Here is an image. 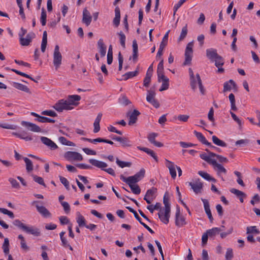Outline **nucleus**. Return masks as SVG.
<instances>
[{
    "instance_id": "nucleus-1",
    "label": "nucleus",
    "mask_w": 260,
    "mask_h": 260,
    "mask_svg": "<svg viewBox=\"0 0 260 260\" xmlns=\"http://www.w3.org/2000/svg\"><path fill=\"white\" fill-rule=\"evenodd\" d=\"M81 99V96L77 94L70 95L66 99L58 100L53 108L59 113L70 110L79 105Z\"/></svg>"
},
{
    "instance_id": "nucleus-2",
    "label": "nucleus",
    "mask_w": 260,
    "mask_h": 260,
    "mask_svg": "<svg viewBox=\"0 0 260 260\" xmlns=\"http://www.w3.org/2000/svg\"><path fill=\"white\" fill-rule=\"evenodd\" d=\"M89 162L93 166L101 169L102 170L108 173L109 174L115 176L116 174L114 170L112 168L104 169L107 167V164L103 161H101L94 159H89Z\"/></svg>"
},
{
    "instance_id": "nucleus-3",
    "label": "nucleus",
    "mask_w": 260,
    "mask_h": 260,
    "mask_svg": "<svg viewBox=\"0 0 260 260\" xmlns=\"http://www.w3.org/2000/svg\"><path fill=\"white\" fill-rule=\"evenodd\" d=\"M190 82L191 87L193 90L197 89V85H198L201 93L202 94H204L205 89L199 74H196V78L194 77L193 78H190Z\"/></svg>"
},
{
    "instance_id": "nucleus-4",
    "label": "nucleus",
    "mask_w": 260,
    "mask_h": 260,
    "mask_svg": "<svg viewBox=\"0 0 260 260\" xmlns=\"http://www.w3.org/2000/svg\"><path fill=\"white\" fill-rule=\"evenodd\" d=\"M193 46V42H190L187 45L185 51V61L183 62V65L186 66L190 64L192 57L193 50L192 47Z\"/></svg>"
},
{
    "instance_id": "nucleus-5",
    "label": "nucleus",
    "mask_w": 260,
    "mask_h": 260,
    "mask_svg": "<svg viewBox=\"0 0 260 260\" xmlns=\"http://www.w3.org/2000/svg\"><path fill=\"white\" fill-rule=\"evenodd\" d=\"M62 55L59 52L58 45H56L53 52V64L57 70L61 64Z\"/></svg>"
},
{
    "instance_id": "nucleus-6",
    "label": "nucleus",
    "mask_w": 260,
    "mask_h": 260,
    "mask_svg": "<svg viewBox=\"0 0 260 260\" xmlns=\"http://www.w3.org/2000/svg\"><path fill=\"white\" fill-rule=\"evenodd\" d=\"M188 185L191 186V189L196 194L202 193L203 188V183L200 179L196 180L193 182H189Z\"/></svg>"
},
{
    "instance_id": "nucleus-7",
    "label": "nucleus",
    "mask_w": 260,
    "mask_h": 260,
    "mask_svg": "<svg viewBox=\"0 0 260 260\" xmlns=\"http://www.w3.org/2000/svg\"><path fill=\"white\" fill-rule=\"evenodd\" d=\"M21 124L29 131L35 133H39L41 131V129L39 126L31 122L22 121L21 122Z\"/></svg>"
},
{
    "instance_id": "nucleus-8",
    "label": "nucleus",
    "mask_w": 260,
    "mask_h": 260,
    "mask_svg": "<svg viewBox=\"0 0 260 260\" xmlns=\"http://www.w3.org/2000/svg\"><path fill=\"white\" fill-rule=\"evenodd\" d=\"M186 224L185 218L183 216L180 215V208L177 207L175 214V224L178 227H182Z\"/></svg>"
},
{
    "instance_id": "nucleus-9",
    "label": "nucleus",
    "mask_w": 260,
    "mask_h": 260,
    "mask_svg": "<svg viewBox=\"0 0 260 260\" xmlns=\"http://www.w3.org/2000/svg\"><path fill=\"white\" fill-rule=\"evenodd\" d=\"M38 201H35L32 203V205H35L37 210L40 214H41L44 217H49L51 216V213L48 210L43 206H39L38 203Z\"/></svg>"
},
{
    "instance_id": "nucleus-10",
    "label": "nucleus",
    "mask_w": 260,
    "mask_h": 260,
    "mask_svg": "<svg viewBox=\"0 0 260 260\" xmlns=\"http://www.w3.org/2000/svg\"><path fill=\"white\" fill-rule=\"evenodd\" d=\"M171 210H169L168 209L167 210H162L160 209V211L158 213V217L161 222L165 224H168L169 222V218L170 217Z\"/></svg>"
},
{
    "instance_id": "nucleus-11",
    "label": "nucleus",
    "mask_w": 260,
    "mask_h": 260,
    "mask_svg": "<svg viewBox=\"0 0 260 260\" xmlns=\"http://www.w3.org/2000/svg\"><path fill=\"white\" fill-rule=\"evenodd\" d=\"M64 157L68 160L73 159L74 160L81 161L83 159L80 153L74 151L67 152L64 154Z\"/></svg>"
},
{
    "instance_id": "nucleus-12",
    "label": "nucleus",
    "mask_w": 260,
    "mask_h": 260,
    "mask_svg": "<svg viewBox=\"0 0 260 260\" xmlns=\"http://www.w3.org/2000/svg\"><path fill=\"white\" fill-rule=\"evenodd\" d=\"M157 77L158 82H162L161 86L159 88V90L160 91H162L168 89L169 86V79L166 76H165L164 75L157 76Z\"/></svg>"
},
{
    "instance_id": "nucleus-13",
    "label": "nucleus",
    "mask_w": 260,
    "mask_h": 260,
    "mask_svg": "<svg viewBox=\"0 0 260 260\" xmlns=\"http://www.w3.org/2000/svg\"><path fill=\"white\" fill-rule=\"evenodd\" d=\"M169 30L166 32L164 36L162 41L160 43L158 50L157 53L156 58L160 57L163 53V50L167 44Z\"/></svg>"
},
{
    "instance_id": "nucleus-14",
    "label": "nucleus",
    "mask_w": 260,
    "mask_h": 260,
    "mask_svg": "<svg viewBox=\"0 0 260 260\" xmlns=\"http://www.w3.org/2000/svg\"><path fill=\"white\" fill-rule=\"evenodd\" d=\"M35 37V34L34 32H29L26 35V38H19L20 44L23 46H28Z\"/></svg>"
},
{
    "instance_id": "nucleus-15",
    "label": "nucleus",
    "mask_w": 260,
    "mask_h": 260,
    "mask_svg": "<svg viewBox=\"0 0 260 260\" xmlns=\"http://www.w3.org/2000/svg\"><path fill=\"white\" fill-rule=\"evenodd\" d=\"M211 165L213 166L214 169L216 171L219 176H220L221 174H226V170L221 165L217 163L216 160L212 162Z\"/></svg>"
},
{
    "instance_id": "nucleus-16",
    "label": "nucleus",
    "mask_w": 260,
    "mask_h": 260,
    "mask_svg": "<svg viewBox=\"0 0 260 260\" xmlns=\"http://www.w3.org/2000/svg\"><path fill=\"white\" fill-rule=\"evenodd\" d=\"M92 20V17L90 12L88 11L87 8H84L83 11V17L82 22L88 26L90 25Z\"/></svg>"
},
{
    "instance_id": "nucleus-17",
    "label": "nucleus",
    "mask_w": 260,
    "mask_h": 260,
    "mask_svg": "<svg viewBox=\"0 0 260 260\" xmlns=\"http://www.w3.org/2000/svg\"><path fill=\"white\" fill-rule=\"evenodd\" d=\"M41 141L44 144L47 146L51 150H55L58 148L57 145L53 141L47 137H41Z\"/></svg>"
},
{
    "instance_id": "nucleus-18",
    "label": "nucleus",
    "mask_w": 260,
    "mask_h": 260,
    "mask_svg": "<svg viewBox=\"0 0 260 260\" xmlns=\"http://www.w3.org/2000/svg\"><path fill=\"white\" fill-rule=\"evenodd\" d=\"M203 204L204 207L205 211V212L208 216V218L211 222H213V218L212 217L211 212L210 208V205L207 199H201Z\"/></svg>"
},
{
    "instance_id": "nucleus-19",
    "label": "nucleus",
    "mask_w": 260,
    "mask_h": 260,
    "mask_svg": "<svg viewBox=\"0 0 260 260\" xmlns=\"http://www.w3.org/2000/svg\"><path fill=\"white\" fill-rule=\"evenodd\" d=\"M206 151L208 152L209 155H207L206 153H202L200 154V157L207 161L208 164L211 165L212 162L215 160L214 159H212V157H215L216 154L213 152L209 151L208 150H206Z\"/></svg>"
},
{
    "instance_id": "nucleus-20",
    "label": "nucleus",
    "mask_w": 260,
    "mask_h": 260,
    "mask_svg": "<svg viewBox=\"0 0 260 260\" xmlns=\"http://www.w3.org/2000/svg\"><path fill=\"white\" fill-rule=\"evenodd\" d=\"M167 164L166 166L169 170V172L171 177L175 179L176 177V165H175L173 162H171L167 159L166 160Z\"/></svg>"
},
{
    "instance_id": "nucleus-21",
    "label": "nucleus",
    "mask_w": 260,
    "mask_h": 260,
    "mask_svg": "<svg viewBox=\"0 0 260 260\" xmlns=\"http://www.w3.org/2000/svg\"><path fill=\"white\" fill-rule=\"evenodd\" d=\"M24 231L27 234H31L36 237L41 235L40 229L33 226H28L26 225Z\"/></svg>"
},
{
    "instance_id": "nucleus-22",
    "label": "nucleus",
    "mask_w": 260,
    "mask_h": 260,
    "mask_svg": "<svg viewBox=\"0 0 260 260\" xmlns=\"http://www.w3.org/2000/svg\"><path fill=\"white\" fill-rule=\"evenodd\" d=\"M194 134L198 139L203 144L206 145L211 148H215V146L212 145L211 143L208 142L207 140L206 139L205 137L201 133L198 132L197 131H194Z\"/></svg>"
},
{
    "instance_id": "nucleus-23",
    "label": "nucleus",
    "mask_w": 260,
    "mask_h": 260,
    "mask_svg": "<svg viewBox=\"0 0 260 260\" xmlns=\"http://www.w3.org/2000/svg\"><path fill=\"white\" fill-rule=\"evenodd\" d=\"M232 87L233 88H237V85L233 80L230 79L229 81L225 82L224 83L223 91L225 92L230 91Z\"/></svg>"
},
{
    "instance_id": "nucleus-24",
    "label": "nucleus",
    "mask_w": 260,
    "mask_h": 260,
    "mask_svg": "<svg viewBox=\"0 0 260 260\" xmlns=\"http://www.w3.org/2000/svg\"><path fill=\"white\" fill-rule=\"evenodd\" d=\"M98 48L101 57H104L106 53V47L102 39H100L98 42Z\"/></svg>"
},
{
    "instance_id": "nucleus-25",
    "label": "nucleus",
    "mask_w": 260,
    "mask_h": 260,
    "mask_svg": "<svg viewBox=\"0 0 260 260\" xmlns=\"http://www.w3.org/2000/svg\"><path fill=\"white\" fill-rule=\"evenodd\" d=\"M218 55L217 50L215 49L210 48L206 50V56L211 61L213 62L214 59Z\"/></svg>"
},
{
    "instance_id": "nucleus-26",
    "label": "nucleus",
    "mask_w": 260,
    "mask_h": 260,
    "mask_svg": "<svg viewBox=\"0 0 260 260\" xmlns=\"http://www.w3.org/2000/svg\"><path fill=\"white\" fill-rule=\"evenodd\" d=\"M120 11L118 7H116L115 9V17L113 19V25L115 27H118L120 24Z\"/></svg>"
},
{
    "instance_id": "nucleus-27",
    "label": "nucleus",
    "mask_w": 260,
    "mask_h": 260,
    "mask_svg": "<svg viewBox=\"0 0 260 260\" xmlns=\"http://www.w3.org/2000/svg\"><path fill=\"white\" fill-rule=\"evenodd\" d=\"M137 148L140 150H142L146 153H147L148 155H150L151 157H152L154 160L157 162L158 161V158L156 156L155 153L152 150L146 148V147H142L140 146H138Z\"/></svg>"
},
{
    "instance_id": "nucleus-28",
    "label": "nucleus",
    "mask_w": 260,
    "mask_h": 260,
    "mask_svg": "<svg viewBox=\"0 0 260 260\" xmlns=\"http://www.w3.org/2000/svg\"><path fill=\"white\" fill-rule=\"evenodd\" d=\"M223 230L221 228H213L206 231L210 238H213L216 235L219 234Z\"/></svg>"
},
{
    "instance_id": "nucleus-29",
    "label": "nucleus",
    "mask_w": 260,
    "mask_h": 260,
    "mask_svg": "<svg viewBox=\"0 0 260 260\" xmlns=\"http://www.w3.org/2000/svg\"><path fill=\"white\" fill-rule=\"evenodd\" d=\"M34 115L37 117L36 119V120L39 122H40L54 123L56 121V120H55L53 118H48L46 117L41 116H40V115Z\"/></svg>"
},
{
    "instance_id": "nucleus-30",
    "label": "nucleus",
    "mask_w": 260,
    "mask_h": 260,
    "mask_svg": "<svg viewBox=\"0 0 260 260\" xmlns=\"http://www.w3.org/2000/svg\"><path fill=\"white\" fill-rule=\"evenodd\" d=\"M198 174L207 181H212L214 183L216 182V180L214 178L212 177L210 174L205 172L202 171H199Z\"/></svg>"
},
{
    "instance_id": "nucleus-31",
    "label": "nucleus",
    "mask_w": 260,
    "mask_h": 260,
    "mask_svg": "<svg viewBox=\"0 0 260 260\" xmlns=\"http://www.w3.org/2000/svg\"><path fill=\"white\" fill-rule=\"evenodd\" d=\"M102 115H98V116L94 120V121L93 122V133H97L99 132L100 130V122L102 119Z\"/></svg>"
},
{
    "instance_id": "nucleus-32",
    "label": "nucleus",
    "mask_w": 260,
    "mask_h": 260,
    "mask_svg": "<svg viewBox=\"0 0 260 260\" xmlns=\"http://www.w3.org/2000/svg\"><path fill=\"white\" fill-rule=\"evenodd\" d=\"M13 86L15 87V88L19 89L20 90L26 92H29V88L25 85L19 83L17 82H13L12 83Z\"/></svg>"
},
{
    "instance_id": "nucleus-33",
    "label": "nucleus",
    "mask_w": 260,
    "mask_h": 260,
    "mask_svg": "<svg viewBox=\"0 0 260 260\" xmlns=\"http://www.w3.org/2000/svg\"><path fill=\"white\" fill-rule=\"evenodd\" d=\"M133 59L134 61H136L137 59L138 53V47L136 40H134L133 41Z\"/></svg>"
},
{
    "instance_id": "nucleus-34",
    "label": "nucleus",
    "mask_w": 260,
    "mask_h": 260,
    "mask_svg": "<svg viewBox=\"0 0 260 260\" xmlns=\"http://www.w3.org/2000/svg\"><path fill=\"white\" fill-rule=\"evenodd\" d=\"M77 222L80 227L86 226V221L84 217L79 213H77Z\"/></svg>"
},
{
    "instance_id": "nucleus-35",
    "label": "nucleus",
    "mask_w": 260,
    "mask_h": 260,
    "mask_svg": "<svg viewBox=\"0 0 260 260\" xmlns=\"http://www.w3.org/2000/svg\"><path fill=\"white\" fill-rule=\"evenodd\" d=\"M260 233L258 229L256 228V226H250L246 228L247 234H259Z\"/></svg>"
},
{
    "instance_id": "nucleus-36",
    "label": "nucleus",
    "mask_w": 260,
    "mask_h": 260,
    "mask_svg": "<svg viewBox=\"0 0 260 260\" xmlns=\"http://www.w3.org/2000/svg\"><path fill=\"white\" fill-rule=\"evenodd\" d=\"M138 73H139V71L137 69L134 72H127L122 75V77H124L123 80H127L129 78L135 77V76H137V75L138 74Z\"/></svg>"
},
{
    "instance_id": "nucleus-37",
    "label": "nucleus",
    "mask_w": 260,
    "mask_h": 260,
    "mask_svg": "<svg viewBox=\"0 0 260 260\" xmlns=\"http://www.w3.org/2000/svg\"><path fill=\"white\" fill-rule=\"evenodd\" d=\"M213 142L216 145L221 146V147H226V144L222 140H219L216 136H213L212 137Z\"/></svg>"
},
{
    "instance_id": "nucleus-38",
    "label": "nucleus",
    "mask_w": 260,
    "mask_h": 260,
    "mask_svg": "<svg viewBox=\"0 0 260 260\" xmlns=\"http://www.w3.org/2000/svg\"><path fill=\"white\" fill-rule=\"evenodd\" d=\"M24 161L26 164V169L27 172H30L33 170V165L31 160L27 157H23Z\"/></svg>"
},
{
    "instance_id": "nucleus-39",
    "label": "nucleus",
    "mask_w": 260,
    "mask_h": 260,
    "mask_svg": "<svg viewBox=\"0 0 260 260\" xmlns=\"http://www.w3.org/2000/svg\"><path fill=\"white\" fill-rule=\"evenodd\" d=\"M4 252L5 254L9 253V241L7 238H5L4 242L2 246Z\"/></svg>"
},
{
    "instance_id": "nucleus-40",
    "label": "nucleus",
    "mask_w": 260,
    "mask_h": 260,
    "mask_svg": "<svg viewBox=\"0 0 260 260\" xmlns=\"http://www.w3.org/2000/svg\"><path fill=\"white\" fill-rule=\"evenodd\" d=\"M188 30L187 24L183 26L182 28L181 34L178 39L179 42L182 41L186 36L187 34Z\"/></svg>"
},
{
    "instance_id": "nucleus-41",
    "label": "nucleus",
    "mask_w": 260,
    "mask_h": 260,
    "mask_svg": "<svg viewBox=\"0 0 260 260\" xmlns=\"http://www.w3.org/2000/svg\"><path fill=\"white\" fill-rule=\"evenodd\" d=\"M147 92L148 94L147 95L146 100L148 102L151 103L154 100H155L154 96L155 93L154 89L152 90V89L148 90Z\"/></svg>"
},
{
    "instance_id": "nucleus-42",
    "label": "nucleus",
    "mask_w": 260,
    "mask_h": 260,
    "mask_svg": "<svg viewBox=\"0 0 260 260\" xmlns=\"http://www.w3.org/2000/svg\"><path fill=\"white\" fill-rule=\"evenodd\" d=\"M117 35L119 37L120 43L121 46L123 48H125V40H126V37H125V35L122 31H120L117 32Z\"/></svg>"
},
{
    "instance_id": "nucleus-43",
    "label": "nucleus",
    "mask_w": 260,
    "mask_h": 260,
    "mask_svg": "<svg viewBox=\"0 0 260 260\" xmlns=\"http://www.w3.org/2000/svg\"><path fill=\"white\" fill-rule=\"evenodd\" d=\"M157 76L164 75V60L161 59L160 61L157 66Z\"/></svg>"
},
{
    "instance_id": "nucleus-44",
    "label": "nucleus",
    "mask_w": 260,
    "mask_h": 260,
    "mask_svg": "<svg viewBox=\"0 0 260 260\" xmlns=\"http://www.w3.org/2000/svg\"><path fill=\"white\" fill-rule=\"evenodd\" d=\"M46 18L47 14L44 8L42 9L40 21L43 26H44L46 24Z\"/></svg>"
},
{
    "instance_id": "nucleus-45",
    "label": "nucleus",
    "mask_w": 260,
    "mask_h": 260,
    "mask_svg": "<svg viewBox=\"0 0 260 260\" xmlns=\"http://www.w3.org/2000/svg\"><path fill=\"white\" fill-rule=\"evenodd\" d=\"M144 175L145 170L142 169L139 172L134 175L133 177L136 179V181L138 182L144 177Z\"/></svg>"
},
{
    "instance_id": "nucleus-46",
    "label": "nucleus",
    "mask_w": 260,
    "mask_h": 260,
    "mask_svg": "<svg viewBox=\"0 0 260 260\" xmlns=\"http://www.w3.org/2000/svg\"><path fill=\"white\" fill-rule=\"evenodd\" d=\"M229 98L231 102V109L236 112L237 111V108L235 104V95L234 94L231 93L230 94Z\"/></svg>"
},
{
    "instance_id": "nucleus-47",
    "label": "nucleus",
    "mask_w": 260,
    "mask_h": 260,
    "mask_svg": "<svg viewBox=\"0 0 260 260\" xmlns=\"http://www.w3.org/2000/svg\"><path fill=\"white\" fill-rule=\"evenodd\" d=\"M116 162L121 168H123L124 167H129L132 165L131 162L121 161L117 158H116Z\"/></svg>"
},
{
    "instance_id": "nucleus-48",
    "label": "nucleus",
    "mask_w": 260,
    "mask_h": 260,
    "mask_svg": "<svg viewBox=\"0 0 260 260\" xmlns=\"http://www.w3.org/2000/svg\"><path fill=\"white\" fill-rule=\"evenodd\" d=\"M213 62H215V66L216 67L222 66L224 63V59L219 55L214 59Z\"/></svg>"
},
{
    "instance_id": "nucleus-49",
    "label": "nucleus",
    "mask_w": 260,
    "mask_h": 260,
    "mask_svg": "<svg viewBox=\"0 0 260 260\" xmlns=\"http://www.w3.org/2000/svg\"><path fill=\"white\" fill-rule=\"evenodd\" d=\"M12 134L16 136L17 137L21 139H23L26 141H31L32 140V138L30 136H25V134H21L16 132H13Z\"/></svg>"
},
{
    "instance_id": "nucleus-50",
    "label": "nucleus",
    "mask_w": 260,
    "mask_h": 260,
    "mask_svg": "<svg viewBox=\"0 0 260 260\" xmlns=\"http://www.w3.org/2000/svg\"><path fill=\"white\" fill-rule=\"evenodd\" d=\"M120 143L123 147H131L132 145L131 142L126 137H122Z\"/></svg>"
},
{
    "instance_id": "nucleus-51",
    "label": "nucleus",
    "mask_w": 260,
    "mask_h": 260,
    "mask_svg": "<svg viewBox=\"0 0 260 260\" xmlns=\"http://www.w3.org/2000/svg\"><path fill=\"white\" fill-rule=\"evenodd\" d=\"M129 186L131 189L132 192L135 194H139L141 192V189L137 184L131 185L129 184Z\"/></svg>"
},
{
    "instance_id": "nucleus-52",
    "label": "nucleus",
    "mask_w": 260,
    "mask_h": 260,
    "mask_svg": "<svg viewBox=\"0 0 260 260\" xmlns=\"http://www.w3.org/2000/svg\"><path fill=\"white\" fill-rule=\"evenodd\" d=\"M230 191L231 193L235 194L236 196H237L238 197H246V194L244 192H243V191H240L238 189L234 188H231L230 189Z\"/></svg>"
},
{
    "instance_id": "nucleus-53",
    "label": "nucleus",
    "mask_w": 260,
    "mask_h": 260,
    "mask_svg": "<svg viewBox=\"0 0 260 260\" xmlns=\"http://www.w3.org/2000/svg\"><path fill=\"white\" fill-rule=\"evenodd\" d=\"M13 224L23 231H24L26 226L25 224L21 222V221H20L19 219L14 220L13 222Z\"/></svg>"
},
{
    "instance_id": "nucleus-54",
    "label": "nucleus",
    "mask_w": 260,
    "mask_h": 260,
    "mask_svg": "<svg viewBox=\"0 0 260 260\" xmlns=\"http://www.w3.org/2000/svg\"><path fill=\"white\" fill-rule=\"evenodd\" d=\"M158 136V134L156 133H151L148 135V140L149 142L153 144L155 141V138Z\"/></svg>"
},
{
    "instance_id": "nucleus-55",
    "label": "nucleus",
    "mask_w": 260,
    "mask_h": 260,
    "mask_svg": "<svg viewBox=\"0 0 260 260\" xmlns=\"http://www.w3.org/2000/svg\"><path fill=\"white\" fill-rule=\"evenodd\" d=\"M0 127L3 128L10 129H15L17 128V125L14 124H10L9 123H0Z\"/></svg>"
},
{
    "instance_id": "nucleus-56",
    "label": "nucleus",
    "mask_w": 260,
    "mask_h": 260,
    "mask_svg": "<svg viewBox=\"0 0 260 260\" xmlns=\"http://www.w3.org/2000/svg\"><path fill=\"white\" fill-rule=\"evenodd\" d=\"M0 212L8 215L11 218L13 219L14 218V215L13 213L5 208L0 207Z\"/></svg>"
},
{
    "instance_id": "nucleus-57",
    "label": "nucleus",
    "mask_w": 260,
    "mask_h": 260,
    "mask_svg": "<svg viewBox=\"0 0 260 260\" xmlns=\"http://www.w3.org/2000/svg\"><path fill=\"white\" fill-rule=\"evenodd\" d=\"M225 257L226 260H232L234 257L233 249L232 248H229L227 249Z\"/></svg>"
},
{
    "instance_id": "nucleus-58",
    "label": "nucleus",
    "mask_w": 260,
    "mask_h": 260,
    "mask_svg": "<svg viewBox=\"0 0 260 260\" xmlns=\"http://www.w3.org/2000/svg\"><path fill=\"white\" fill-rule=\"evenodd\" d=\"M32 176L33 177L34 180L35 182H37L38 184L40 185H42L44 186H46V185L44 182V180L42 177L37 176V175H32Z\"/></svg>"
},
{
    "instance_id": "nucleus-59",
    "label": "nucleus",
    "mask_w": 260,
    "mask_h": 260,
    "mask_svg": "<svg viewBox=\"0 0 260 260\" xmlns=\"http://www.w3.org/2000/svg\"><path fill=\"white\" fill-rule=\"evenodd\" d=\"M189 118V116L187 115H179L177 116L174 117V120H179L181 121L186 122Z\"/></svg>"
},
{
    "instance_id": "nucleus-60",
    "label": "nucleus",
    "mask_w": 260,
    "mask_h": 260,
    "mask_svg": "<svg viewBox=\"0 0 260 260\" xmlns=\"http://www.w3.org/2000/svg\"><path fill=\"white\" fill-rule=\"evenodd\" d=\"M138 115H130L128 121V124L129 125H133L137 122Z\"/></svg>"
},
{
    "instance_id": "nucleus-61",
    "label": "nucleus",
    "mask_w": 260,
    "mask_h": 260,
    "mask_svg": "<svg viewBox=\"0 0 260 260\" xmlns=\"http://www.w3.org/2000/svg\"><path fill=\"white\" fill-rule=\"evenodd\" d=\"M59 179L62 184H63L67 190H70L69 182L68 180L62 176H59Z\"/></svg>"
},
{
    "instance_id": "nucleus-62",
    "label": "nucleus",
    "mask_w": 260,
    "mask_h": 260,
    "mask_svg": "<svg viewBox=\"0 0 260 260\" xmlns=\"http://www.w3.org/2000/svg\"><path fill=\"white\" fill-rule=\"evenodd\" d=\"M119 102L120 104L123 105H127L131 103L129 100L125 96H122L119 99Z\"/></svg>"
},
{
    "instance_id": "nucleus-63",
    "label": "nucleus",
    "mask_w": 260,
    "mask_h": 260,
    "mask_svg": "<svg viewBox=\"0 0 260 260\" xmlns=\"http://www.w3.org/2000/svg\"><path fill=\"white\" fill-rule=\"evenodd\" d=\"M9 181L13 188H19L20 187L19 183L15 179L10 178H9Z\"/></svg>"
},
{
    "instance_id": "nucleus-64",
    "label": "nucleus",
    "mask_w": 260,
    "mask_h": 260,
    "mask_svg": "<svg viewBox=\"0 0 260 260\" xmlns=\"http://www.w3.org/2000/svg\"><path fill=\"white\" fill-rule=\"evenodd\" d=\"M156 190L157 189L156 188L152 187L147 191L145 196L149 198H152L154 194L156 192Z\"/></svg>"
}]
</instances>
